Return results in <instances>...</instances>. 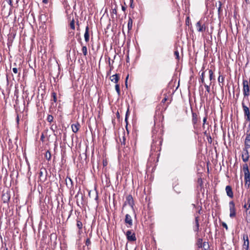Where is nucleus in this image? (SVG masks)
I'll return each mask as SVG.
<instances>
[{"instance_id":"nucleus-1","label":"nucleus","mask_w":250,"mask_h":250,"mask_svg":"<svg viewBox=\"0 0 250 250\" xmlns=\"http://www.w3.org/2000/svg\"><path fill=\"white\" fill-rule=\"evenodd\" d=\"M153 132L152 138L153 141L152 143L151 146V155H153L154 152L158 153L156 155L159 156L160 155L159 152L161 149V145L162 144L163 140L161 137H158L156 138V137L154 136V131Z\"/></svg>"},{"instance_id":"nucleus-2","label":"nucleus","mask_w":250,"mask_h":250,"mask_svg":"<svg viewBox=\"0 0 250 250\" xmlns=\"http://www.w3.org/2000/svg\"><path fill=\"white\" fill-rule=\"evenodd\" d=\"M243 171L244 174L245 187L248 189L250 187V172L247 164L243 165Z\"/></svg>"},{"instance_id":"nucleus-3","label":"nucleus","mask_w":250,"mask_h":250,"mask_svg":"<svg viewBox=\"0 0 250 250\" xmlns=\"http://www.w3.org/2000/svg\"><path fill=\"white\" fill-rule=\"evenodd\" d=\"M243 92L244 96L248 97L250 95V87L247 80H244L243 81Z\"/></svg>"},{"instance_id":"nucleus-4","label":"nucleus","mask_w":250,"mask_h":250,"mask_svg":"<svg viewBox=\"0 0 250 250\" xmlns=\"http://www.w3.org/2000/svg\"><path fill=\"white\" fill-rule=\"evenodd\" d=\"M243 244L242 245V250H249L250 241L248 235L247 233L243 235Z\"/></svg>"},{"instance_id":"nucleus-5","label":"nucleus","mask_w":250,"mask_h":250,"mask_svg":"<svg viewBox=\"0 0 250 250\" xmlns=\"http://www.w3.org/2000/svg\"><path fill=\"white\" fill-rule=\"evenodd\" d=\"M242 106L244 111L245 119L247 121H250V111L249 108L243 103Z\"/></svg>"},{"instance_id":"nucleus-6","label":"nucleus","mask_w":250,"mask_h":250,"mask_svg":"<svg viewBox=\"0 0 250 250\" xmlns=\"http://www.w3.org/2000/svg\"><path fill=\"white\" fill-rule=\"evenodd\" d=\"M229 208L230 212L229 217L231 218H233L236 216V208L235 207V204L233 201L229 202Z\"/></svg>"},{"instance_id":"nucleus-7","label":"nucleus","mask_w":250,"mask_h":250,"mask_svg":"<svg viewBox=\"0 0 250 250\" xmlns=\"http://www.w3.org/2000/svg\"><path fill=\"white\" fill-rule=\"evenodd\" d=\"M196 27L197 28V31L199 32H203L205 31L207 28V26L205 25V24L203 23L201 20H200L196 23Z\"/></svg>"},{"instance_id":"nucleus-8","label":"nucleus","mask_w":250,"mask_h":250,"mask_svg":"<svg viewBox=\"0 0 250 250\" xmlns=\"http://www.w3.org/2000/svg\"><path fill=\"white\" fill-rule=\"evenodd\" d=\"M126 236L127 239L129 241H135L136 240L135 234L132 232L130 230H128L126 231Z\"/></svg>"},{"instance_id":"nucleus-9","label":"nucleus","mask_w":250,"mask_h":250,"mask_svg":"<svg viewBox=\"0 0 250 250\" xmlns=\"http://www.w3.org/2000/svg\"><path fill=\"white\" fill-rule=\"evenodd\" d=\"M249 148H244L243 150V154L242 155V158L243 161L244 162H247L248 161L249 159V154L248 151Z\"/></svg>"},{"instance_id":"nucleus-10","label":"nucleus","mask_w":250,"mask_h":250,"mask_svg":"<svg viewBox=\"0 0 250 250\" xmlns=\"http://www.w3.org/2000/svg\"><path fill=\"white\" fill-rule=\"evenodd\" d=\"M126 204L129 205L132 208H133L134 200L132 195H128L126 197V201L124 206Z\"/></svg>"},{"instance_id":"nucleus-11","label":"nucleus","mask_w":250,"mask_h":250,"mask_svg":"<svg viewBox=\"0 0 250 250\" xmlns=\"http://www.w3.org/2000/svg\"><path fill=\"white\" fill-rule=\"evenodd\" d=\"M47 171L45 168H42L39 172V178L40 180L44 181L46 179Z\"/></svg>"},{"instance_id":"nucleus-12","label":"nucleus","mask_w":250,"mask_h":250,"mask_svg":"<svg viewBox=\"0 0 250 250\" xmlns=\"http://www.w3.org/2000/svg\"><path fill=\"white\" fill-rule=\"evenodd\" d=\"M199 118L197 114L195 112H192V123L193 125L194 128H196V125H197Z\"/></svg>"},{"instance_id":"nucleus-13","label":"nucleus","mask_w":250,"mask_h":250,"mask_svg":"<svg viewBox=\"0 0 250 250\" xmlns=\"http://www.w3.org/2000/svg\"><path fill=\"white\" fill-rule=\"evenodd\" d=\"M125 224L128 225V228H130L132 227L133 225V221L132 218L129 214H126L125 215Z\"/></svg>"},{"instance_id":"nucleus-14","label":"nucleus","mask_w":250,"mask_h":250,"mask_svg":"<svg viewBox=\"0 0 250 250\" xmlns=\"http://www.w3.org/2000/svg\"><path fill=\"white\" fill-rule=\"evenodd\" d=\"M245 148H250V132L246 134V138L245 140Z\"/></svg>"},{"instance_id":"nucleus-15","label":"nucleus","mask_w":250,"mask_h":250,"mask_svg":"<svg viewBox=\"0 0 250 250\" xmlns=\"http://www.w3.org/2000/svg\"><path fill=\"white\" fill-rule=\"evenodd\" d=\"M226 191L227 195L230 198H233V193L232 190V188L230 186H227L226 187Z\"/></svg>"},{"instance_id":"nucleus-16","label":"nucleus","mask_w":250,"mask_h":250,"mask_svg":"<svg viewBox=\"0 0 250 250\" xmlns=\"http://www.w3.org/2000/svg\"><path fill=\"white\" fill-rule=\"evenodd\" d=\"M10 194L8 192H4L2 194V199L4 203H7L10 200Z\"/></svg>"},{"instance_id":"nucleus-17","label":"nucleus","mask_w":250,"mask_h":250,"mask_svg":"<svg viewBox=\"0 0 250 250\" xmlns=\"http://www.w3.org/2000/svg\"><path fill=\"white\" fill-rule=\"evenodd\" d=\"M85 41L87 42L89 41V27L87 25L85 27V31L84 34Z\"/></svg>"},{"instance_id":"nucleus-18","label":"nucleus","mask_w":250,"mask_h":250,"mask_svg":"<svg viewBox=\"0 0 250 250\" xmlns=\"http://www.w3.org/2000/svg\"><path fill=\"white\" fill-rule=\"evenodd\" d=\"M246 221L248 223H250V208L248 207V208H246Z\"/></svg>"},{"instance_id":"nucleus-19","label":"nucleus","mask_w":250,"mask_h":250,"mask_svg":"<svg viewBox=\"0 0 250 250\" xmlns=\"http://www.w3.org/2000/svg\"><path fill=\"white\" fill-rule=\"evenodd\" d=\"M80 126V125L78 123H77L76 124H72L71 125V128H72V131L74 133L77 132L79 129Z\"/></svg>"},{"instance_id":"nucleus-20","label":"nucleus","mask_w":250,"mask_h":250,"mask_svg":"<svg viewBox=\"0 0 250 250\" xmlns=\"http://www.w3.org/2000/svg\"><path fill=\"white\" fill-rule=\"evenodd\" d=\"M66 186L69 188H71L73 187L72 180L70 178L67 177L65 179Z\"/></svg>"},{"instance_id":"nucleus-21","label":"nucleus","mask_w":250,"mask_h":250,"mask_svg":"<svg viewBox=\"0 0 250 250\" xmlns=\"http://www.w3.org/2000/svg\"><path fill=\"white\" fill-rule=\"evenodd\" d=\"M119 80V76L117 74L112 75L110 77V80L111 82H114L117 84Z\"/></svg>"},{"instance_id":"nucleus-22","label":"nucleus","mask_w":250,"mask_h":250,"mask_svg":"<svg viewBox=\"0 0 250 250\" xmlns=\"http://www.w3.org/2000/svg\"><path fill=\"white\" fill-rule=\"evenodd\" d=\"M132 25H133V20L130 17H129L128 24H127V27H128V30H130L132 29Z\"/></svg>"},{"instance_id":"nucleus-23","label":"nucleus","mask_w":250,"mask_h":250,"mask_svg":"<svg viewBox=\"0 0 250 250\" xmlns=\"http://www.w3.org/2000/svg\"><path fill=\"white\" fill-rule=\"evenodd\" d=\"M207 119H208V113H207V112H206L205 116L204 117L203 120V123L202 127L203 129H205V125L207 123Z\"/></svg>"},{"instance_id":"nucleus-24","label":"nucleus","mask_w":250,"mask_h":250,"mask_svg":"<svg viewBox=\"0 0 250 250\" xmlns=\"http://www.w3.org/2000/svg\"><path fill=\"white\" fill-rule=\"evenodd\" d=\"M201 248H203L204 250H208L209 248L208 243L207 242H204Z\"/></svg>"},{"instance_id":"nucleus-25","label":"nucleus","mask_w":250,"mask_h":250,"mask_svg":"<svg viewBox=\"0 0 250 250\" xmlns=\"http://www.w3.org/2000/svg\"><path fill=\"white\" fill-rule=\"evenodd\" d=\"M203 244V239L201 238H199L197 240V245L199 248H201Z\"/></svg>"},{"instance_id":"nucleus-26","label":"nucleus","mask_w":250,"mask_h":250,"mask_svg":"<svg viewBox=\"0 0 250 250\" xmlns=\"http://www.w3.org/2000/svg\"><path fill=\"white\" fill-rule=\"evenodd\" d=\"M115 90L118 94V95L119 96L121 95V92L120 89V85L118 84H116L115 85Z\"/></svg>"},{"instance_id":"nucleus-27","label":"nucleus","mask_w":250,"mask_h":250,"mask_svg":"<svg viewBox=\"0 0 250 250\" xmlns=\"http://www.w3.org/2000/svg\"><path fill=\"white\" fill-rule=\"evenodd\" d=\"M77 227L80 230L82 229L83 228V224L81 221L77 220Z\"/></svg>"},{"instance_id":"nucleus-28","label":"nucleus","mask_w":250,"mask_h":250,"mask_svg":"<svg viewBox=\"0 0 250 250\" xmlns=\"http://www.w3.org/2000/svg\"><path fill=\"white\" fill-rule=\"evenodd\" d=\"M82 51L84 56H86L87 54V47L86 46H83Z\"/></svg>"},{"instance_id":"nucleus-29","label":"nucleus","mask_w":250,"mask_h":250,"mask_svg":"<svg viewBox=\"0 0 250 250\" xmlns=\"http://www.w3.org/2000/svg\"><path fill=\"white\" fill-rule=\"evenodd\" d=\"M205 71H203L201 75V83L204 84L205 83Z\"/></svg>"},{"instance_id":"nucleus-30","label":"nucleus","mask_w":250,"mask_h":250,"mask_svg":"<svg viewBox=\"0 0 250 250\" xmlns=\"http://www.w3.org/2000/svg\"><path fill=\"white\" fill-rule=\"evenodd\" d=\"M70 28L73 29V30H74L75 28V21H74V20L73 19L72 20L70 21Z\"/></svg>"},{"instance_id":"nucleus-31","label":"nucleus","mask_w":250,"mask_h":250,"mask_svg":"<svg viewBox=\"0 0 250 250\" xmlns=\"http://www.w3.org/2000/svg\"><path fill=\"white\" fill-rule=\"evenodd\" d=\"M53 116H52L51 115H48L47 116V119H46V120L49 122V123H51L53 121Z\"/></svg>"},{"instance_id":"nucleus-32","label":"nucleus","mask_w":250,"mask_h":250,"mask_svg":"<svg viewBox=\"0 0 250 250\" xmlns=\"http://www.w3.org/2000/svg\"><path fill=\"white\" fill-rule=\"evenodd\" d=\"M209 75V80L211 81L213 79V72L212 70L209 69L208 71Z\"/></svg>"},{"instance_id":"nucleus-33","label":"nucleus","mask_w":250,"mask_h":250,"mask_svg":"<svg viewBox=\"0 0 250 250\" xmlns=\"http://www.w3.org/2000/svg\"><path fill=\"white\" fill-rule=\"evenodd\" d=\"M45 157H46V159H47L48 160H50L51 157V155L50 152L49 151H47L46 152V154H45Z\"/></svg>"},{"instance_id":"nucleus-34","label":"nucleus","mask_w":250,"mask_h":250,"mask_svg":"<svg viewBox=\"0 0 250 250\" xmlns=\"http://www.w3.org/2000/svg\"><path fill=\"white\" fill-rule=\"evenodd\" d=\"M246 199V204L248 205V207L250 208V197L248 196Z\"/></svg>"},{"instance_id":"nucleus-35","label":"nucleus","mask_w":250,"mask_h":250,"mask_svg":"<svg viewBox=\"0 0 250 250\" xmlns=\"http://www.w3.org/2000/svg\"><path fill=\"white\" fill-rule=\"evenodd\" d=\"M129 114V111H128V110L126 111V114H125V122H126V125H127V118H128V115ZM126 130L127 131L128 130H127V126H126Z\"/></svg>"},{"instance_id":"nucleus-36","label":"nucleus","mask_w":250,"mask_h":250,"mask_svg":"<svg viewBox=\"0 0 250 250\" xmlns=\"http://www.w3.org/2000/svg\"><path fill=\"white\" fill-rule=\"evenodd\" d=\"M194 231L198 232L199 231V224H195L193 229Z\"/></svg>"},{"instance_id":"nucleus-37","label":"nucleus","mask_w":250,"mask_h":250,"mask_svg":"<svg viewBox=\"0 0 250 250\" xmlns=\"http://www.w3.org/2000/svg\"><path fill=\"white\" fill-rule=\"evenodd\" d=\"M204 86L205 87V88L206 89L208 93H209L210 91V85H207L205 83H204Z\"/></svg>"},{"instance_id":"nucleus-38","label":"nucleus","mask_w":250,"mask_h":250,"mask_svg":"<svg viewBox=\"0 0 250 250\" xmlns=\"http://www.w3.org/2000/svg\"><path fill=\"white\" fill-rule=\"evenodd\" d=\"M52 97H53V101H54V102H56V101H57V95H56V93H55V92H53V93H52Z\"/></svg>"},{"instance_id":"nucleus-39","label":"nucleus","mask_w":250,"mask_h":250,"mask_svg":"<svg viewBox=\"0 0 250 250\" xmlns=\"http://www.w3.org/2000/svg\"><path fill=\"white\" fill-rule=\"evenodd\" d=\"M91 244V241L90 238H87L85 241V245L87 246H89Z\"/></svg>"},{"instance_id":"nucleus-40","label":"nucleus","mask_w":250,"mask_h":250,"mask_svg":"<svg viewBox=\"0 0 250 250\" xmlns=\"http://www.w3.org/2000/svg\"><path fill=\"white\" fill-rule=\"evenodd\" d=\"M224 80V77H222L221 78V76H219L218 78V81L219 83H222Z\"/></svg>"},{"instance_id":"nucleus-41","label":"nucleus","mask_w":250,"mask_h":250,"mask_svg":"<svg viewBox=\"0 0 250 250\" xmlns=\"http://www.w3.org/2000/svg\"><path fill=\"white\" fill-rule=\"evenodd\" d=\"M174 55L176 56V59H179V52L177 50L174 51Z\"/></svg>"},{"instance_id":"nucleus-42","label":"nucleus","mask_w":250,"mask_h":250,"mask_svg":"<svg viewBox=\"0 0 250 250\" xmlns=\"http://www.w3.org/2000/svg\"><path fill=\"white\" fill-rule=\"evenodd\" d=\"M108 64H109V66H110V71L111 70V69L113 68V66H112V65L111 64V62H110V58H109L108 59Z\"/></svg>"},{"instance_id":"nucleus-43","label":"nucleus","mask_w":250,"mask_h":250,"mask_svg":"<svg viewBox=\"0 0 250 250\" xmlns=\"http://www.w3.org/2000/svg\"><path fill=\"white\" fill-rule=\"evenodd\" d=\"M195 224H199V216H197L195 218Z\"/></svg>"},{"instance_id":"nucleus-44","label":"nucleus","mask_w":250,"mask_h":250,"mask_svg":"<svg viewBox=\"0 0 250 250\" xmlns=\"http://www.w3.org/2000/svg\"><path fill=\"white\" fill-rule=\"evenodd\" d=\"M13 72L15 74H17L18 73V69L16 67H14L12 69Z\"/></svg>"},{"instance_id":"nucleus-45","label":"nucleus","mask_w":250,"mask_h":250,"mask_svg":"<svg viewBox=\"0 0 250 250\" xmlns=\"http://www.w3.org/2000/svg\"><path fill=\"white\" fill-rule=\"evenodd\" d=\"M244 202H245V204L243 206V208L245 209V210L246 209V208H248V205H247L246 204V199H244Z\"/></svg>"},{"instance_id":"nucleus-46","label":"nucleus","mask_w":250,"mask_h":250,"mask_svg":"<svg viewBox=\"0 0 250 250\" xmlns=\"http://www.w3.org/2000/svg\"><path fill=\"white\" fill-rule=\"evenodd\" d=\"M189 17H188L186 19V24L188 25H189Z\"/></svg>"},{"instance_id":"nucleus-47","label":"nucleus","mask_w":250,"mask_h":250,"mask_svg":"<svg viewBox=\"0 0 250 250\" xmlns=\"http://www.w3.org/2000/svg\"><path fill=\"white\" fill-rule=\"evenodd\" d=\"M8 3L10 5L11 7L12 6V1L11 0H6Z\"/></svg>"},{"instance_id":"nucleus-48","label":"nucleus","mask_w":250,"mask_h":250,"mask_svg":"<svg viewBox=\"0 0 250 250\" xmlns=\"http://www.w3.org/2000/svg\"><path fill=\"white\" fill-rule=\"evenodd\" d=\"M219 7L218 8V11L219 14H220V11H221V2H220V1L219 2Z\"/></svg>"},{"instance_id":"nucleus-49","label":"nucleus","mask_w":250,"mask_h":250,"mask_svg":"<svg viewBox=\"0 0 250 250\" xmlns=\"http://www.w3.org/2000/svg\"><path fill=\"white\" fill-rule=\"evenodd\" d=\"M222 226L224 228H225L226 229H228V226L225 223H223L222 224Z\"/></svg>"},{"instance_id":"nucleus-50","label":"nucleus","mask_w":250,"mask_h":250,"mask_svg":"<svg viewBox=\"0 0 250 250\" xmlns=\"http://www.w3.org/2000/svg\"><path fill=\"white\" fill-rule=\"evenodd\" d=\"M44 138V135H43V134H42L41 136V140L43 142Z\"/></svg>"},{"instance_id":"nucleus-51","label":"nucleus","mask_w":250,"mask_h":250,"mask_svg":"<svg viewBox=\"0 0 250 250\" xmlns=\"http://www.w3.org/2000/svg\"><path fill=\"white\" fill-rule=\"evenodd\" d=\"M112 13L113 14H117V10L116 9H112Z\"/></svg>"},{"instance_id":"nucleus-52","label":"nucleus","mask_w":250,"mask_h":250,"mask_svg":"<svg viewBox=\"0 0 250 250\" xmlns=\"http://www.w3.org/2000/svg\"><path fill=\"white\" fill-rule=\"evenodd\" d=\"M79 195H83V194L82 193H81L80 191H79L77 194H76V195L75 196V197H77L79 196Z\"/></svg>"},{"instance_id":"nucleus-53","label":"nucleus","mask_w":250,"mask_h":250,"mask_svg":"<svg viewBox=\"0 0 250 250\" xmlns=\"http://www.w3.org/2000/svg\"><path fill=\"white\" fill-rule=\"evenodd\" d=\"M48 0H42V2H43V3L46 4V3H47V2H48Z\"/></svg>"},{"instance_id":"nucleus-54","label":"nucleus","mask_w":250,"mask_h":250,"mask_svg":"<svg viewBox=\"0 0 250 250\" xmlns=\"http://www.w3.org/2000/svg\"><path fill=\"white\" fill-rule=\"evenodd\" d=\"M167 99L166 98H165L164 99H163L162 101V103H165L166 101H167Z\"/></svg>"},{"instance_id":"nucleus-55","label":"nucleus","mask_w":250,"mask_h":250,"mask_svg":"<svg viewBox=\"0 0 250 250\" xmlns=\"http://www.w3.org/2000/svg\"><path fill=\"white\" fill-rule=\"evenodd\" d=\"M122 10H123L124 11H125V9H126L125 7V6H122Z\"/></svg>"},{"instance_id":"nucleus-56","label":"nucleus","mask_w":250,"mask_h":250,"mask_svg":"<svg viewBox=\"0 0 250 250\" xmlns=\"http://www.w3.org/2000/svg\"><path fill=\"white\" fill-rule=\"evenodd\" d=\"M204 135H206V136H208V133H207V130H205V131L204 132Z\"/></svg>"},{"instance_id":"nucleus-57","label":"nucleus","mask_w":250,"mask_h":250,"mask_svg":"<svg viewBox=\"0 0 250 250\" xmlns=\"http://www.w3.org/2000/svg\"><path fill=\"white\" fill-rule=\"evenodd\" d=\"M19 121V116L18 115L17 117V122L18 123Z\"/></svg>"},{"instance_id":"nucleus-58","label":"nucleus","mask_w":250,"mask_h":250,"mask_svg":"<svg viewBox=\"0 0 250 250\" xmlns=\"http://www.w3.org/2000/svg\"><path fill=\"white\" fill-rule=\"evenodd\" d=\"M128 78V76H127L126 78V83H127V80Z\"/></svg>"},{"instance_id":"nucleus-59","label":"nucleus","mask_w":250,"mask_h":250,"mask_svg":"<svg viewBox=\"0 0 250 250\" xmlns=\"http://www.w3.org/2000/svg\"><path fill=\"white\" fill-rule=\"evenodd\" d=\"M117 116H119V112H117Z\"/></svg>"},{"instance_id":"nucleus-60","label":"nucleus","mask_w":250,"mask_h":250,"mask_svg":"<svg viewBox=\"0 0 250 250\" xmlns=\"http://www.w3.org/2000/svg\"><path fill=\"white\" fill-rule=\"evenodd\" d=\"M5 250H8L7 248H5Z\"/></svg>"},{"instance_id":"nucleus-61","label":"nucleus","mask_w":250,"mask_h":250,"mask_svg":"<svg viewBox=\"0 0 250 250\" xmlns=\"http://www.w3.org/2000/svg\"><path fill=\"white\" fill-rule=\"evenodd\" d=\"M246 0V1L247 2L248 0Z\"/></svg>"}]
</instances>
